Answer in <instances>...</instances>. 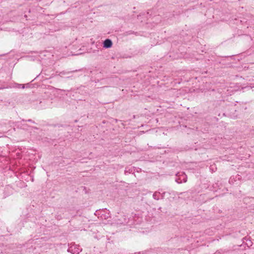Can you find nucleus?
<instances>
[{
	"label": "nucleus",
	"instance_id": "obj_7",
	"mask_svg": "<svg viewBox=\"0 0 254 254\" xmlns=\"http://www.w3.org/2000/svg\"><path fill=\"white\" fill-rule=\"evenodd\" d=\"M30 122V123H33V124H36L35 122L31 119H29L27 120L22 119L21 121V124L23 126V127H22L23 129H26V127H27V125L22 124V122Z\"/></svg>",
	"mask_w": 254,
	"mask_h": 254
},
{
	"label": "nucleus",
	"instance_id": "obj_9",
	"mask_svg": "<svg viewBox=\"0 0 254 254\" xmlns=\"http://www.w3.org/2000/svg\"><path fill=\"white\" fill-rule=\"evenodd\" d=\"M25 84H19V83H15L14 84V86H13V87H15V88H18L24 89L25 87Z\"/></svg>",
	"mask_w": 254,
	"mask_h": 254
},
{
	"label": "nucleus",
	"instance_id": "obj_10",
	"mask_svg": "<svg viewBox=\"0 0 254 254\" xmlns=\"http://www.w3.org/2000/svg\"><path fill=\"white\" fill-rule=\"evenodd\" d=\"M133 171V169L131 167H126L125 170V174H127V173L129 174L132 173Z\"/></svg>",
	"mask_w": 254,
	"mask_h": 254
},
{
	"label": "nucleus",
	"instance_id": "obj_12",
	"mask_svg": "<svg viewBox=\"0 0 254 254\" xmlns=\"http://www.w3.org/2000/svg\"><path fill=\"white\" fill-rule=\"evenodd\" d=\"M212 187L214 189V190L213 191H216L217 190H216L218 187H219V186H218V184L217 183H216L214 184H213L212 185Z\"/></svg>",
	"mask_w": 254,
	"mask_h": 254
},
{
	"label": "nucleus",
	"instance_id": "obj_6",
	"mask_svg": "<svg viewBox=\"0 0 254 254\" xmlns=\"http://www.w3.org/2000/svg\"><path fill=\"white\" fill-rule=\"evenodd\" d=\"M187 192H178L174 190H171L169 191H167V193L169 194L170 195H171L173 196H175L176 195H183L185 193H187Z\"/></svg>",
	"mask_w": 254,
	"mask_h": 254
},
{
	"label": "nucleus",
	"instance_id": "obj_5",
	"mask_svg": "<svg viewBox=\"0 0 254 254\" xmlns=\"http://www.w3.org/2000/svg\"><path fill=\"white\" fill-rule=\"evenodd\" d=\"M113 45V42L110 39H105L103 43V46L104 48L108 49L112 47Z\"/></svg>",
	"mask_w": 254,
	"mask_h": 254
},
{
	"label": "nucleus",
	"instance_id": "obj_8",
	"mask_svg": "<svg viewBox=\"0 0 254 254\" xmlns=\"http://www.w3.org/2000/svg\"><path fill=\"white\" fill-rule=\"evenodd\" d=\"M160 192L156 191L154 192L153 194V198L157 200H158L160 199L159 195H160Z\"/></svg>",
	"mask_w": 254,
	"mask_h": 254
},
{
	"label": "nucleus",
	"instance_id": "obj_2",
	"mask_svg": "<svg viewBox=\"0 0 254 254\" xmlns=\"http://www.w3.org/2000/svg\"><path fill=\"white\" fill-rule=\"evenodd\" d=\"M82 251V249L80 248L79 245L70 244L69 247L67 252L72 254H78Z\"/></svg>",
	"mask_w": 254,
	"mask_h": 254
},
{
	"label": "nucleus",
	"instance_id": "obj_1",
	"mask_svg": "<svg viewBox=\"0 0 254 254\" xmlns=\"http://www.w3.org/2000/svg\"><path fill=\"white\" fill-rule=\"evenodd\" d=\"M82 71V69H76L73 70H63L62 71H57V74L60 76L61 77H63V75H65L64 78L67 79L69 80H74L76 78L79 77V76L82 75V73H80Z\"/></svg>",
	"mask_w": 254,
	"mask_h": 254
},
{
	"label": "nucleus",
	"instance_id": "obj_3",
	"mask_svg": "<svg viewBox=\"0 0 254 254\" xmlns=\"http://www.w3.org/2000/svg\"><path fill=\"white\" fill-rule=\"evenodd\" d=\"M179 175L178 176V177L176 179V182L178 184L182 183H186L187 181V176L185 173L182 172L181 174L178 173Z\"/></svg>",
	"mask_w": 254,
	"mask_h": 254
},
{
	"label": "nucleus",
	"instance_id": "obj_13",
	"mask_svg": "<svg viewBox=\"0 0 254 254\" xmlns=\"http://www.w3.org/2000/svg\"><path fill=\"white\" fill-rule=\"evenodd\" d=\"M166 193H167V192H165V191H163L162 192H160V195H161V199L164 198Z\"/></svg>",
	"mask_w": 254,
	"mask_h": 254
},
{
	"label": "nucleus",
	"instance_id": "obj_4",
	"mask_svg": "<svg viewBox=\"0 0 254 254\" xmlns=\"http://www.w3.org/2000/svg\"><path fill=\"white\" fill-rule=\"evenodd\" d=\"M123 220H120L121 223L124 225H131L133 223V220L131 218H128L126 215L123 216Z\"/></svg>",
	"mask_w": 254,
	"mask_h": 254
},
{
	"label": "nucleus",
	"instance_id": "obj_11",
	"mask_svg": "<svg viewBox=\"0 0 254 254\" xmlns=\"http://www.w3.org/2000/svg\"><path fill=\"white\" fill-rule=\"evenodd\" d=\"M136 33H137V32H134L133 31L129 30V31H127L126 32V35H130V34H136Z\"/></svg>",
	"mask_w": 254,
	"mask_h": 254
},
{
	"label": "nucleus",
	"instance_id": "obj_14",
	"mask_svg": "<svg viewBox=\"0 0 254 254\" xmlns=\"http://www.w3.org/2000/svg\"><path fill=\"white\" fill-rule=\"evenodd\" d=\"M231 179H230V180H229V182H230H230H231Z\"/></svg>",
	"mask_w": 254,
	"mask_h": 254
}]
</instances>
